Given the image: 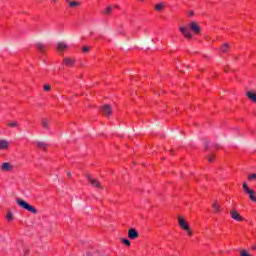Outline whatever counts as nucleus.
<instances>
[{"label":"nucleus","mask_w":256,"mask_h":256,"mask_svg":"<svg viewBox=\"0 0 256 256\" xmlns=\"http://www.w3.org/2000/svg\"><path fill=\"white\" fill-rule=\"evenodd\" d=\"M230 50H231V46H230L228 43H224V44L220 47L221 53H229Z\"/></svg>","instance_id":"9b49d317"},{"label":"nucleus","mask_w":256,"mask_h":256,"mask_svg":"<svg viewBox=\"0 0 256 256\" xmlns=\"http://www.w3.org/2000/svg\"><path fill=\"white\" fill-rule=\"evenodd\" d=\"M122 243H124V245H126L127 247H130V246H131V241H129V239L123 238V239H122Z\"/></svg>","instance_id":"b1692460"},{"label":"nucleus","mask_w":256,"mask_h":256,"mask_svg":"<svg viewBox=\"0 0 256 256\" xmlns=\"http://www.w3.org/2000/svg\"><path fill=\"white\" fill-rule=\"evenodd\" d=\"M7 126L10 127V129H18L19 122H17V120H12L7 123Z\"/></svg>","instance_id":"ddd939ff"},{"label":"nucleus","mask_w":256,"mask_h":256,"mask_svg":"<svg viewBox=\"0 0 256 256\" xmlns=\"http://www.w3.org/2000/svg\"><path fill=\"white\" fill-rule=\"evenodd\" d=\"M230 215L234 221H243V216L237 210H231Z\"/></svg>","instance_id":"423d86ee"},{"label":"nucleus","mask_w":256,"mask_h":256,"mask_svg":"<svg viewBox=\"0 0 256 256\" xmlns=\"http://www.w3.org/2000/svg\"><path fill=\"white\" fill-rule=\"evenodd\" d=\"M243 189H244L245 193H247V194L251 193V191H252L251 189H249V186H247V183H245V182L243 183Z\"/></svg>","instance_id":"5701e85b"},{"label":"nucleus","mask_w":256,"mask_h":256,"mask_svg":"<svg viewBox=\"0 0 256 256\" xmlns=\"http://www.w3.org/2000/svg\"><path fill=\"white\" fill-rule=\"evenodd\" d=\"M163 3H158L156 4V6L154 7L155 11H163Z\"/></svg>","instance_id":"4be33fe9"},{"label":"nucleus","mask_w":256,"mask_h":256,"mask_svg":"<svg viewBox=\"0 0 256 256\" xmlns=\"http://www.w3.org/2000/svg\"><path fill=\"white\" fill-rule=\"evenodd\" d=\"M180 32L184 37H186V39H193V34L191 33V30H189V28L182 26L180 27Z\"/></svg>","instance_id":"f03ea898"},{"label":"nucleus","mask_w":256,"mask_h":256,"mask_svg":"<svg viewBox=\"0 0 256 256\" xmlns=\"http://www.w3.org/2000/svg\"><path fill=\"white\" fill-rule=\"evenodd\" d=\"M205 149H207V144H205Z\"/></svg>","instance_id":"e433bc0d"},{"label":"nucleus","mask_w":256,"mask_h":256,"mask_svg":"<svg viewBox=\"0 0 256 256\" xmlns=\"http://www.w3.org/2000/svg\"><path fill=\"white\" fill-rule=\"evenodd\" d=\"M212 209H213L214 213L221 212V206L219 205V203H217V200H215V202L212 204Z\"/></svg>","instance_id":"4468645a"},{"label":"nucleus","mask_w":256,"mask_h":256,"mask_svg":"<svg viewBox=\"0 0 256 256\" xmlns=\"http://www.w3.org/2000/svg\"><path fill=\"white\" fill-rule=\"evenodd\" d=\"M249 181L256 179V174H251L250 176H248Z\"/></svg>","instance_id":"c85d7f7f"},{"label":"nucleus","mask_w":256,"mask_h":256,"mask_svg":"<svg viewBox=\"0 0 256 256\" xmlns=\"http://www.w3.org/2000/svg\"><path fill=\"white\" fill-rule=\"evenodd\" d=\"M9 141L6 139H0V151H7L9 149Z\"/></svg>","instance_id":"6e6552de"},{"label":"nucleus","mask_w":256,"mask_h":256,"mask_svg":"<svg viewBox=\"0 0 256 256\" xmlns=\"http://www.w3.org/2000/svg\"><path fill=\"white\" fill-rule=\"evenodd\" d=\"M67 175H68V177H71V172H68Z\"/></svg>","instance_id":"473e14b6"},{"label":"nucleus","mask_w":256,"mask_h":256,"mask_svg":"<svg viewBox=\"0 0 256 256\" xmlns=\"http://www.w3.org/2000/svg\"><path fill=\"white\" fill-rule=\"evenodd\" d=\"M6 219L7 221L11 222L13 221V219H15V216L13 215V212L8 211L7 215H6Z\"/></svg>","instance_id":"412c9836"},{"label":"nucleus","mask_w":256,"mask_h":256,"mask_svg":"<svg viewBox=\"0 0 256 256\" xmlns=\"http://www.w3.org/2000/svg\"><path fill=\"white\" fill-rule=\"evenodd\" d=\"M193 15H195V12L193 10L188 12V17H193Z\"/></svg>","instance_id":"7c9ffc66"},{"label":"nucleus","mask_w":256,"mask_h":256,"mask_svg":"<svg viewBox=\"0 0 256 256\" xmlns=\"http://www.w3.org/2000/svg\"><path fill=\"white\" fill-rule=\"evenodd\" d=\"M129 239L135 240L139 237V232L135 228H130L128 230Z\"/></svg>","instance_id":"0eeeda50"},{"label":"nucleus","mask_w":256,"mask_h":256,"mask_svg":"<svg viewBox=\"0 0 256 256\" xmlns=\"http://www.w3.org/2000/svg\"><path fill=\"white\" fill-rule=\"evenodd\" d=\"M27 255H29V249L24 250V256H27Z\"/></svg>","instance_id":"2f4dec72"},{"label":"nucleus","mask_w":256,"mask_h":256,"mask_svg":"<svg viewBox=\"0 0 256 256\" xmlns=\"http://www.w3.org/2000/svg\"><path fill=\"white\" fill-rule=\"evenodd\" d=\"M208 161L210 163H213V161H215V157L214 156H208Z\"/></svg>","instance_id":"cd10ccee"},{"label":"nucleus","mask_w":256,"mask_h":256,"mask_svg":"<svg viewBox=\"0 0 256 256\" xmlns=\"http://www.w3.org/2000/svg\"><path fill=\"white\" fill-rule=\"evenodd\" d=\"M252 249L256 250V245H254V246L252 247Z\"/></svg>","instance_id":"72a5a7b5"},{"label":"nucleus","mask_w":256,"mask_h":256,"mask_svg":"<svg viewBox=\"0 0 256 256\" xmlns=\"http://www.w3.org/2000/svg\"><path fill=\"white\" fill-rule=\"evenodd\" d=\"M178 224L180 225L181 229L189 230V224L185 218H183V216H178Z\"/></svg>","instance_id":"20e7f679"},{"label":"nucleus","mask_w":256,"mask_h":256,"mask_svg":"<svg viewBox=\"0 0 256 256\" xmlns=\"http://www.w3.org/2000/svg\"><path fill=\"white\" fill-rule=\"evenodd\" d=\"M113 11V6H107L104 10H103V15H111V12Z\"/></svg>","instance_id":"aec40b11"},{"label":"nucleus","mask_w":256,"mask_h":256,"mask_svg":"<svg viewBox=\"0 0 256 256\" xmlns=\"http://www.w3.org/2000/svg\"><path fill=\"white\" fill-rule=\"evenodd\" d=\"M54 3L57 2V0H52Z\"/></svg>","instance_id":"c9c22d12"},{"label":"nucleus","mask_w":256,"mask_h":256,"mask_svg":"<svg viewBox=\"0 0 256 256\" xmlns=\"http://www.w3.org/2000/svg\"><path fill=\"white\" fill-rule=\"evenodd\" d=\"M16 203L19 205V207H21V209H25V211H29V213L37 215V209L33 205L28 204L27 201L17 198Z\"/></svg>","instance_id":"f257e3e1"},{"label":"nucleus","mask_w":256,"mask_h":256,"mask_svg":"<svg viewBox=\"0 0 256 256\" xmlns=\"http://www.w3.org/2000/svg\"><path fill=\"white\" fill-rule=\"evenodd\" d=\"M63 63L67 65V67H73L75 63V59L73 58H64Z\"/></svg>","instance_id":"f8f14e48"},{"label":"nucleus","mask_w":256,"mask_h":256,"mask_svg":"<svg viewBox=\"0 0 256 256\" xmlns=\"http://www.w3.org/2000/svg\"><path fill=\"white\" fill-rule=\"evenodd\" d=\"M82 51H83V53H89V51H91V48L89 46H84L82 48Z\"/></svg>","instance_id":"393cba45"},{"label":"nucleus","mask_w":256,"mask_h":256,"mask_svg":"<svg viewBox=\"0 0 256 256\" xmlns=\"http://www.w3.org/2000/svg\"><path fill=\"white\" fill-rule=\"evenodd\" d=\"M44 91H51V86L49 84L44 85Z\"/></svg>","instance_id":"bb28decb"},{"label":"nucleus","mask_w":256,"mask_h":256,"mask_svg":"<svg viewBox=\"0 0 256 256\" xmlns=\"http://www.w3.org/2000/svg\"><path fill=\"white\" fill-rule=\"evenodd\" d=\"M67 1V3H69V0H66Z\"/></svg>","instance_id":"4c0bfd02"},{"label":"nucleus","mask_w":256,"mask_h":256,"mask_svg":"<svg viewBox=\"0 0 256 256\" xmlns=\"http://www.w3.org/2000/svg\"><path fill=\"white\" fill-rule=\"evenodd\" d=\"M246 95H247L248 99H251L252 103H256V94L255 93L249 91V92H247Z\"/></svg>","instance_id":"f3484780"},{"label":"nucleus","mask_w":256,"mask_h":256,"mask_svg":"<svg viewBox=\"0 0 256 256\" xmlns=\"http://www.w3.org/2000/svg\"><path fill=\"white\" fill-rule=\"evenodd\" d=\"M67 47H69V46L65 42H58V44H57L58 51H65V49H67Z\"/></svg>","instance_id":"2eb2a0df"},{"label":"nucleus","mask_w":256,"mask_h":256,"mask_svg":"<svg viewBox=\"0 0 256 256\" xmlns=\"http://www.w3.org/2000/svg\"><path fill=\"white\" fill-rule=\"evenodd\" d=\"M190 29H191V31H193V33H196L197 35H199V33H201V28L199 27V24H197L196 21H191Z\"/></svg>","instance_id":"39448f33"},{"label":"nucleus","mask_w":256,"mask_h":256,"mask_svg":"<svg viewBox=\"0 0 256 256\" xmlns=\"http://www.w3.org/2000/svg\"><path fill=\"white\" fill-rule=\"evenodd\" d=\"M87 256H93V255H91V253L88 252V253H87Z\"/></svg>","instance_id":"f704fd0d"},{"label":"nucleus","mask_w":256,"mask_h":256,"mask_svg":"<svg viewBox=\"0 0 256 256\" xmlns=\"http://www.w3.org/2000/svg\"><path fill=\"white\" fill-rule=\"evenodd\" d=\"M69 5H70V7H78L79 2H75V1L69 2Z\"/></svg>","instance_id":"a878e982"},{"label":"nucleus","mask_w":256,"mask_h":256,"mask_svg":"<svg viewBox=\"0 0 256 256\" xmlns=\"http://www.w3.org/2000/svg\"><path fill=\"white\" fill-rule=\"evenodd\" d=\"M87 179L89 183H91L92 187H97L98 189H103V185L97 179L91 177V175H87Z\"/></svg>","instance_id":"7ed1b4c3"},{"label":"nucleus","mask_w":256,"mask_h":256,"mask_svg":"<svg viewBox=\"0 0 256 256\" xmlns=\"http://www.w3.org/2000/svg\"><path fill=\"white\" fill-rule=\"evenodd\" d=\"M37 147L40 149L46 150L47 149V144L44 141H37L36 142Z\"/></svg>","instance_id":"a211bd4d"},{"label":"nucleus","mask_w":256,"mask_h":256,"mask_svg":"<svg viewBox=\"0 0 256 256\" xmlns=\"http://www.w3.org/2000/svg\"><path fill=\"white\" fill-rule=\"evenodd\" d=\"M41 125L43 129H46V131H49L51 129V122L46 118L41 119Z\"/></svg>","instance_id":"9d476101"},{"label":"nucleus","mask_w":256,"mask_h":256,"mask_svg":"<svg viewBox=\"0 0 256 256\" xmlns=\"http://www.w3.org/2000/svg\"><path fill=\"white\" fill-rule=\"evenodd\" d=\"M36 49H38V51L43 53L45 51V45L41 42H38V43H36Z\"/></svg>","instance_id":"6ab92c4d"},{"label":"nucleus","mask_w":256,"mask_h":256,"mask_svg":"<svg viewBox=\"0 0 256 256\" xmlns=\"http://www.w3.org/2000/svg\"><path fill=\"white\" fill-rule=\"evenodd\" d=\"M185 231H187V234H188L189 236L193 235V231H191V228H190V227H188V230H185Z\"/></svg>","instance_id":"c756f323"},{"label":"nucleus","mask_w":256,"mask_h":256,"mask_svg":"<svg viewBox=\"0 0 256 256\" xmlns=\"http://www.w3.org/2000/svg\"><path fill=\"white\" fill-rule=\"evenodd\" d=\"M1 169L2 171H11V169H13V166L11 165V163L6 162L2 164Z\"/></svg>","instance_id":"dca6fc26"},{"label":"nucleus","mask_w":256,"mask_h":256,"mask_svg":"<svg viewBox=\"0 0 256 256\" xmlns=\"http://www.w3.org/2000/svg\"><path fill=\"white\" fill-rule=\"evenodd\" d=\"M101 111L102 113L106 116V117H109V115H111V113H113V110L111 109V106L109 105H104L102 108H101Z\"/></svg>","instance_id":"1a4fd4ad"}]
</instances>
